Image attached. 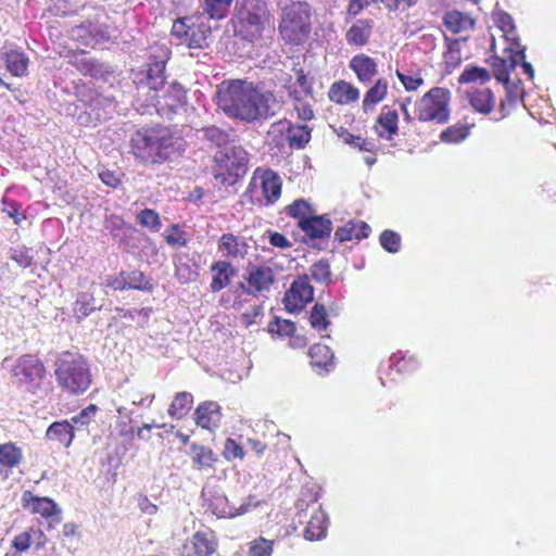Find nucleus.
Instances as JSON below:
<instances>
[{
    "instance_id": "53",
    "label": "nucleus",
    "mask_w": 556,
    "mask_h": 556,
    "mask_svg": "<svg viewBox=\"0 0 556 556\" xmlns=\"http://www.w3.org/2000/svg\"><path fill=\"white\" fill-rule=\"evenodd\" d=\"M493 21L495 25L506 35H515L516 25L510 14L505 11L498 10L493 12Z\"/></svg>"
},
{
    "instance_id": "37",
    "label": "nucleus",
    "mask_w": 556,
    "mask_h": 556,
    "mask_svg": "<svg viewBox=\"0 0 556 556\" xmlns=\"http://www.w3.org/2000/svg\"><path fill=\"white\" fill-rule=\"evenodd\" d=\"M198 134L201 139L208 141L213 146L219 148V150L231 144L229 131L216 126L203 127L198 130Z\"/></svg>"
},
{
    "instance_id": "9",
    "label": "nucleus",
    "mask_w": 556,
    "mask_h": 556,
    "mask_svg": "<svg viewBox=\"0 0 556 556\" xmlns=\"http://www.w3.org/2000/svg\"><path fill=\"white\" fill-rule=\"evenodd\" d=\"M450 90L434 87L425 93L415 104L416 115L420 122L445 124L450 118Z\"/></svg>"
},
{
    "instance_id": "5",
    "label": "nucleus",
    "mask_w": 556,
    "mask_h": 556,
    "mask_svg": "<svg viewBox=\"0 0 556 556\" xmlns=\"http://www.w3.org/2000/svg\"><path fill=\"white\" fill-rule=\"evenodd\" d=\"M54 374L58 384L71 394H83L91 383L87 361L78 353H62L55 361Z\"/></svg>"
},
{
    "instance_id": "27",
    "label": "nucleus",
    "mask_w": 556,
    "mask_h": 556,
    "mask_svg": "<svg viewBox=\"0 0 556 556\" xmlns=\"http://www.w3.org/2000/svg\"><path fill=\"white\" fill-rule=\"evenodd\" d=\"M329 518L325 510L317 509L312 514L304 530V538L308 541H319L326 538Z\"/></svg>"
},
{
    "instance_id": "46",
    "label": "nucleus",
    "mask_w": 556,
    "mask_h": 556,
    "mask_svg": "<svg viewBox=\"0 0 556 556\" xmlns=\"http://www.w3.org/2000/svg\"><path fill=\"white\" fill-rule=\"evenodd\" d=\"M316 211L314 207L304 199H298L286 207V213L298 222L304 218H309Z\"/></svg>"
},
{
    "instance_id": "7",
    "label": "nucleus",
    "mask_w": 556,
    "mask_h": 556,
    "mask_svg": "<svg viewBox=\"0 0 556 556\" xmlns=\"http://www.w3.org/2000/svg\"><path fill=\"white\" fill-rule=\"evenodd\" d=\"M214 178L223 186H233L248 169L247 151L236 144L218 150L214 156Z\"/></svg>"
},
{
    "instance_id": "56",
    "label": "nucleus",
    "mask_w": 556,
    "mask_h": 556,
    "mask_svg": "<svg viewBox=\"0 0 556 556\" xmlns=\"http://www.w3.org/2000/svg\"><path fill=\"white\" fill-rule=\"evenodd\" d=\"M10 258L23 268H27L33 263L31 249L26 247H17L10 250Z\"/></svg>"
},
{
    "instance_id": "48",
    "label": "nucleus",
    "mask_w": 556,
    "mask_h": 556,
    "mask_svg": "<svg viewBox=\"0 0 556 556\" xmlns=\"http://www.w3.org/2000/svg\"><path fill=\"white\" fill-rule=\"evenodd\" d=\"M233 0H204V11L210 18L220 20L226 16Z\"/></svg>"
},
{
    "instance_id": "50",
    "label": "nucleus",
    "mask_w": 556,
    "mask_h": 556,
    "mask_svg": "<svg viewBox=\"0 0 556 556\" xmlns=\"http://www.w3.org/2000/svg\"><path fill=\"white\" fill-rule=\"evenodd\" d=\"M469 136V127L462 124H456L444 129L440 139L446 143H458Z\"/></svg>"
},
{
    "instance_id": "36",
    "label": "nucleus",
    "mask_w": 556,
    "mask_h": 556,
    "mask_svg": "<svg viewBox=\"0 0 556 556\" xmlns=\"http://www.w3.org/2000/svg\"><path fill=\"white\" fill-rule=\"evenodd\" d=\"M189 454L198 469L211 468L217 462V456L211 448L198 443L190 445Z\"/></svg>"
},
{
    "instance_id": "64",
    "label": "nucleus",
    "mask_w": 556,
    "mask_h": 556,
    "mask_svg": "<svg viewBox=\"0 0 556 556\" xmlns=\"http://www.w3.org/2000/svg\"><path fill=\"white\" fill-rule=\"evenodd\" d=\"M396 76L407 91L417 90L424 84V79L419 76L405 75L400 71H396Z\"/></svg>"
},
{
    "instance_id": "40",
    "label": "nucleus",
    "mask_w": 556,
    "mask_h": 556,
    "mask_svg": "<svg viewBox=\"0 0 556 556\" xmlns=\"http://www.w3.org/2000/svg\"><path fill=\"white\" fill-rule=\"evenodd\" d=\"M388 83L383 78H379L375 85L366 92L363 100V109L365 112L372 110L387 94Z\"/></svg>"
},
{
    "instance_id": "51",
    "label": "nucleus",
    "mask_w": 556,
    "mask_h": 556,
    "mask_svg": "<svg viewBox=\"0 0 556 556\" xmlns=\"http://www.w3.org/2000/svg\"><path fill=\"white\" fill-rule=\"evenodd\" d=\"M126 276V285L128 289H136L141 291H149L151 292L153 289V286L150 283L149 280L146 279V276L140 270H130L125 271Z\"/></svg>"
},
{
    "instance_id": "13",
    "label": "nucleus",
    "mask_w": 556,
    "mask_h": 556,
    "mask_svg": "<svg viewBox=\"0 0 556 556\" xmlns=\"http://www.w3.org/2000/svg\"><path fill=\"white\" fill-rule=\"evenodd\" d=\"M247 271V285L240 282L239 288L248 295L255 296L258 293L268 291L275 281L274 271L269 266L250 264Z\"/></svg>"
},
{
    "instance_id": "47",
    "label": "nucleus",
    "mask_w": 556,
    "mask_h": 556,
    "mask_svg": "<svg viewBox=\"0 0 556 556\" xmlns=\"http://www.w3.org/2000/svg\"><path fill=\"white\" fill-rule=\"evenodd\" d=\"M289 129L290 122L287 119H280L270 125L268 137L277 147H282L285 142H288Z\"/></svg>"
},
{
    "instance_id": "63",
    "label": "nucleus",
    "mask_w": 556,
    "mask_h": 556,
    "mask_svg": "<svg viewBox=\"0 0 556 556\" xmlns=\"http://www.w3.org/2000/svg\"><path fill=\"white\" fill-rule=\"evenodd\" d=\"M493 72L495 78L503 83L504 85H507L509 83V74L507 72V65H505L503 59L501 58H494L492 62Z\"/></svg>"
},
{
    "instance_id": "21",
    "label": "nucleus",
    "mask_w": 556,
    "mask_h": 556,
    "mask_svg": "<svg viewBox=\"0 0 556 556\" xmlns=\"http://www.w3.org/2000/svg\"><path fill=\"white\" fill-rule=\"evenodd\" d=\"M222 420V407L217 402L204 401L198 405L194 410V421L197 426L215 431Z\"/></svg>"
},
{
    "instance_id": "10",
    "label": "nucleus",
    "mask_w": 556,
    "mask_h": 556,
    "mask_svg": "<svg viewBox=\"0 0 556 556\" xmlns=\"http://www.w3.org/2000/svg\"><path fill=\"white\" fill-rule=\"evenodd\" d=\"M11 374L17 388L36 393L46 376V367L35 354H24L16 358Z\"/></svg>"
},
{
    "instance_id": "20",
    "label": "nucleus",
    "mask_w": 556,
    "mask_h": 556,
    "mask_svg": "<svg viewBox=\"0 0 556 556\" xmlns=\"http://www.w3.org/2000/svg\"><path fill=\"white\" fill-rule=\"evenodd\" d=\"M22 506L28 509L33 514H39L45 518L55 517L60 520L61 509L58 507L55 502L49 497H38L30 491H24L22 494Z\"/></svg>"
},
{
    "instance_id": "33",
    "label": "nucleus",
    "mask_w": 556,
    "mask_h": 556,
    "mask_svg": "<svg viewBox=\"0 0 556 556\" xmlns=\"http://www.w3.org/2000/svg\"><path fill=\"white\" fill-rule=\"evenodd\" d=\"M311 365L313 368L329 372L333 368L334 354L329 346L316 343L309 349Z\"/></svg>"
},
{
    "instance_id": "23",
    "label": "nucleus",
    "mask_w": 556,
    "mask_h": 556,
    "mask_svg": "<svg viewBox=\"0 0 556 556\" xmlns=\"http://www.w3.org/2000/svg\"><path fill=\"white\" fill-rule=\"evenodd\" d=\"M218 251L226 258H244L249 251V245L243 238L233 233H224L218 240Z\"/></svg>"
},
{
    "instance_id": "4",
    "label": "nucleus",
    "mask_w": 556,
    "mask_h": 556,
    "mask_svg": "<svg viewBox=\"0 0 556 556\" xmlns=\"http://www.w3.org/2000/svg\"><path fill=\"white\" fill-rule=\"evenodd\" d=\"M235 35L253 46H268L275 31L264 0H243L235 16Z\"/></svg>"
},
{
    "instance_id": "34",
    "label": "nucleus",
    "mask_w": 556,
    "mask_h": 556,
    "mask_svg": "<svg viewBox=\"0 0 556 556\" xmlns=\"http://www.w3.org/2000/svg\"><path fill=\"white\" fill-rule=\"evenodd\" d=\"M358 98V89L343 80L334 83L329 90V99L336 103L345 104L354 102Z\"/></svg>"
},
{
    "instance_id": "25",
    "label": "nucleus",
    "mask_w": 556,
    "mask_h": 556,
    "mask_svg": "<svg viewBox=\"0 0 556 556\" xmlns=\"http://www.w3.org/2000/svg\"><path fill=\"white\" fill-rule=\"evenodd\" d=\"M374 28V22L368 18L357 20L348 29L345 40L350 46L363 47L368 43Z\"/></svg>"
},
{
    "instance_id": "30",
    "label": "nucleus",
    "mask_w": 556,
    "mask_h": 556,
    "mask_svg": "<svg viewBox=\"0 0 556 556\" xmlns=\"http://www.w3.org/2000/svg\"><path fill=\"white\" fill-rule=\"evenodd\" d=\"M1 59L13 76L23 77L27 75L29 59L23 51L9 49L1 53Z\"/></svg>"
},
{
    "instance_id": "42",
    "label": "nucleus",
    "mask_w": 556,
    "mask_h": 556,
    "mask_svg": "<svg viewBox=\"0 0 556 556\" xmlns=\"http://www.w3.org/2000/svg\"><path fill=\"white\" fill-rule=\"evenodd\" d=\"M311 139V129L306 125H292L288 134V143L292 149H303Z\"/></svg>"
},
{
    "instance_id": "12",
    "label": "nucleus",
    "mask_w": 556,
    "mask_h": 556,
    "mask_svg": "<svg viewBox=\"0 0 556 556\" xmlns=\"http://www.w3.org/2000/svg\"><path fill=\"white\" fill-rule=\"evenodd\" d=\"M85 117L79 116L81 123L92 124L96 126L98 123L106 121L115 110L114 101L104 94L98 92H90L88 101L85 103Z\"/></svg>"
},
{
    "instance_id": "38",
    "label": "nucleus",
    "mask_w": 556,
    "mask_h": 556,
    "mask_svg": "<svg viewBox=\"0 0 556 556\" xmlns=\"http://www.w3.org/2000/svg\"><path fill=\"white\" fill-rule=\"evenodd\" d=\"M193 403V395L189 392H178L172 401L168 415L172 418L181 419L188 414Z\"/></svg>"
},
{
    "instance_id": "58",
    "label": "nucleus",
    "mask_w": 556,
    "mask_h": 556,
    "mask_svg": "<svg viewBox=\"0 0 556 556\" xmlns=\"http://www.w3.org/2000/svg\"><path fill=\"white\" fill-rule=\"evenodd\" d=\"M268 331L279 336H292L295 331V324L291 320L275 317L268 325Z\"/></svg>"
},
{
    "instance_id": "32",
    "label": "nucleus",
    "mask_w": 556,
    "mask_h": 556,
    "mask_svg": "<svg viewBox=\"0 0 556 556\" xmlns=\"http://www.w3.org/2000/svg\"><path fill=\"white\" fill-rule=\"evenodd\" d=\"M74 437L73 424L68 420L54 421L46 431L47 440L58 441L65 447H68L72 444Z\"/></svg>"
},
{
    "instance_id": "55",
    "label": "nucleus",
    "mask_w": 556,
    "mask_h": 556,
    "mask_svg": "<svg viewBox=\"0 0 556 556\" xmlns=\"http://www.w3.org/2000/svg\"><path fill=\"white\" fill-rule=\"evenodd\" d=\"M273 541L260 536L250 543L249 556H270L273 553Z\"/></svg>"
},
{
    "instance_id": "35",
    "label": "nucleus",
    "mask_w": 556,
    "mask_h": 556,
    "mask_svg": "<svg viewBox=\"0 0 556 556\" xmlns=\"http://www.w3.org/2000/svg\"><path fill=\"white\" fill-rule=\"evenodd\" d=\"M469 102L475 111L489 114L495 104V97L489 88L478 89L469 94Z\"/></svg>"
},
{
    "instance_id": "17",
    "label": "nucleus",
    "mask_w": 556,
    "mask_h": 556,
    "mask_svg": "<svg viewBox=\"0 0 556 556\" xmlns=\"http://www.w3.org/2000/svg\"><path fill=\"white\" fill-rule=\"evenodd\" d=\"M217 541L213 531H197L184 545L181 556H211L216 552Z\"/></svg>"
},
{
    "instance_id": "6",
    "label": "nucleus",
    "mask_w": 556,
    "mask_h": 556,
    "mask_svg": "<svg viewBox=\"0 0 556 556\" xmlns=\"http://www.w3.org/2000/svg\"><path fill=\"white\" fill-rule=\"evenodd\" d=\"M312 10L305 1H293L281 8L279 33L283 40L293 45L304 43L311 34Z\"/></svg>"
},
{
    "instance_id": "11",
    "label": "nucleus",
    "mask_w": 556,
    "mask_h": 556,
    "mask_svg": "<svg viewBox=\"0 0 556 556\" xmlns=\"http://www.w3.org/2000/svg\"><path fill=\"white\" fill-rule=\"evenodd\" d=\"M314 288L309 283L307 275L299 276L293 280L289 290L283 295V304L288 312L302 311L306 303L313 301Z\"/></svg>"
},
{
    "instance_id": "43",
    "label": "nucleus",
    "mask_w": 556,
    "mask_h": 556,
    "mask_svg": "<svg viewBox=\"0 0 556 556\" xmlns=\"http://www.w3.org/2000/svg\"><path fill=\"white\" fill-rule=\"evenodd\" d=\"M397 121L399 116L396 111H382L377 119V123L388 132V135L384 136L381 131H379V136L386 138L387 140H391L393 136L397 134Z\"/></svg>"
},
{
    "instance_id": "41",
    "label": "nucleus",
    "mask_w": 556,
    "mask_h": 556,
    "mask_svg": "<svg viewBox=\"0 0 556 556\" xmlns=\"http://www.w3.org/2000/svg\"><path fill=\"white\" fill-rule=\"evenodd\" d=\"M418 367V362L414 356L407 357L402 352L393 353L389 358L388 368L397 374L412 372Z\"/></svg>"
},
{
    "instance_id": "61",
    "label": "nucleus",
    "mask_w": 556,
    "mask_h": 556,
    "mask_svg": "<svg viewBox=\"0 0 556 556\" xmlns=\"http://www.w3.org/2000/svg\"><path fill=\"white\" fill-rule=\"evenodd\" d=\"M98 412V407L94 404H90L84 409H81L78 414L71 418V424L74 426L84 427L90 424L93 419L96 413Z\"/></svg>"
},
{
    "instance_id": "54",
    "label": "nucleus",
    "mask_w": 556,
    "mask_h": 556,
    "mask_svg": "<svg viewBox=\"0 0 556 556\" xmlns=\"http://www.w3.org/2000/svg\"><path fill=\"white\" fill-rule=\"evenodd\" d=\"M379 241L381 247L389 253H397L401 249V236L393 230H383Z\"/></svg>"
},
{
    "instance_id": "29",
    "label": "nucleus",
    "mask_w": 556,
    "mask_h": 556,
    "mask_svg": "<svg viewBox=\"0 0 556 556\" xmlns=\"http://www.w3.org/2000/svg\"><path fill=\"white\" fill-rule=\"evenodd\" d=\"M210 269L214 274L210 286L212 292H218L226 288L236 275L235 268L227 261H216Z\"/></svg>"
},
{
    "instance_id": "60",
    "label": "nucleus",
    "mask_w": 556,
    "mask_h": 556,
    "mask_svg": "<svg viewBox=\"0 0 556 556\" xmlns=\"http://www.w3.org/2000/svg\"><path fill=\"white\" fill-rule=\"evenodd\" d=\"M513 46L519 50L515 54H510L507 59H503L505 65H507L508 74L517 67L520 60L526 59V47L520 45L518 37H513Z\"/></svg>"
},
{
    "instance_id": "59",
    "label": "nucleus",
    "mask_w": 556,
    "mask_h": 556,
    "mask_svg": "<svg viewBox=\"0 0 556 556\" xmlns=\"http://www.w3.org/2000/svg\"><path fill=\"white\" fill-rule=\"evenodd\" d=\"M340 137L343 141L350 146L358 148L361 151H372L375 143L368 139L362 138L361 136H354L350 134L348 130H344Z\"/></svg>"
},
{
    "instance_id": "31",
    "label": "nucleus",
    "mask_w": 556,
    "mask_h": 556,
    "mask_svg": "<svg viewBox=\"0 0 556 556\" xmlns=\"http://www.w3.org/2000/svg\"><path fill=\"white\" fill-rule=\"evenodd\" d=\"M351 70L362 83H369L378 73L377 63L366 54H357L350 61Z\"/></svg>"
},
{
    "instance_id": "8",
    "label": "nucleus",
    "mask_w": 556,
    "mask_h": 556,
    "mask_svg": "<svg viewBox=\"0 0 556 556\" xmlns=\"http://www.w3.org/2000/svg\"><path fill=\"white\" fill-rule=\"evenodd\" d=\"M172 36L177 45H185L190 49H205L212 41L211 26L202 16H185L177 18L172 26Z\"/></svg>"
},
{
    "instance_id": "15",
    "label": "nucleus",
    "mask_w": 556,
    "mask_h": 556,
    "mask_svg": "<svg viewBox=\"0 0 556 556\" xmlns=\"http://www.w3.org/2000/svg\"><path fill=\"white\" fill-rule=\"evenodd\" d=\"M262 189V193L266 200V204L275 203L281 194V179L271 169L262 173L257 169L249 184L248 191L253 192L254 189Z\"/></svg>"
},
{
    "instance_id": "3",
    "label": "nucleus",
    "mask_w": 556,
    "mask_h": 556,
    "mask_svg": "<svg viewBox=\"0 0 556 556\" xmlns=\"http://www.w3.org/2000/svg\"><path fill=\"white\" fill-rule=\"evenodd\" d=\"M131 151L146 163H163L186 150L184 138L166 126L142 128L130 140Z\"/></svg>"
},
{
    "instance_id": "39",
    "label": "nucleus",
    "mask_w": 556,
    "mask_h": 556,
    "mask_svg": "<svg viewBox=\"0 0 556 556\" xmlns=\"http://www.w3.org/2000/svg\"><path fill=\"white\" fill-rule=\"evenodd\" d=\"M443 23L453 34H458L473 26V21L458 11L446 12L443 17Z\"/></svg>"
},
{
    "instance_id": "19",
    "label": "nucleus",
    "mask_w": 556,
    "mask_h": 556,
    "mask_svg": "<svg viewBox=\"0 0 556 556\" xmlns=\"http://www.w3.org/2000/svg\"><path fill=\"white\" fill-rule=\"evenodd\" d=\"M201 497L206 503L208 509L218 518H235L237 513L227 496L216 489L203 488Z\"/></svg>"
},
{
    "instance_id": "18",
    "label": "nucleus",
    "mask_w": 556,
    "mask_h": 556,
    "mask_svg": "<svg viewBox=\"0 0 556 556\" xmlns=\"http://www.w3.org/2000/svg\"><path fill=\"white\" fill-rule=\"evenodd\" d=\"M103 18H106V14L104 9L100 8L81 25V29L89 35L93 45L109 42L112 38L113 29L109 24L102 22Z\"/></svg>"
},
{
    "instance_id": "16",
    "label": "nucleus",
    "mask_w": 556,
    "mask_h": 556,
    "mask_svg": "<svg viewBox=\"0 0 556 556\" xmlns=\"http://www.w3.org/2000/svg\"><path fill=\"white\" fill-rule=\"evenodd\" d=\"M104 228L110 232L112 239L118 247L127 251L135 248L134 235L136 228L126 223L122 216L116 214L105 216Z\"/></svg>"
},
{
    "instance_id": "26",
    "label": "nucleus",
    "mask_w": 556,
    "mask_h": 556,
    "mask_svg": "<svg viewBox=\"0 0 556 556\" xmlns=\"http://www.w3.org/2000/svg\"><path fill=\"white\" fill-rule=\"evenodd\" d=\"M23 459V451L12 442L0 444V476L8 478Z\"/></svg>"
},
{
    "instance_id": "2",
    "label": "nucleus",
    "mask_w": 556,
    "mask_h": 556,
    "mask_svg": "<svg viewBox=\"0 0 556 556\" xmlns=\"http://www.w3.org/2000/svg\"><path fill=\"white\" fill-rule=\"evenodd\" d=\"M216 97L217 106L227 116L245 123L268 119L275 114L274 94L247 80L223 81Z\"/></svg>"
},
{
    "instance_id": "57",
    "label": "nucleus",
    "mask_w": 556,
    "mask_h": 556,
    "mask_svg": "<svg viewBox=\"0 0 556 556\" xmlns=\"http://www.w3.org/2000/svg\"><path fill=\"white\" fill-rule=\"evenodd\" d=\"M3 208L2 211L8 214L11 218H13L15 225H21V223L26 219L25 214L22 212V204L14 201L9 200L8 198L2 199Z\"/></svg>"
},
{
    "instance_id": "49",
    "label": "nucleus",
    "mask_w": 556,
    "mask_h": 556,
    "mask_svg": "<svg viewBox=\"0 0 556 556\" xmlns=\"http://www.w3.org/2000/svg\"><path fill=\"white\" fill-rule=\"evenodd\" d=\"M137 222L153 232L160 231L162 220L159 213L152 208H143L137 214Z\"/></svg>"
},
{
    "instance_id": "45",
    "label": "nucleus",
    "mask_w": 556,
    "mask_h": 556,
    "mask_svg": "<svg viewBox=\"0 0 556 556\" xmlns=\"http://www.w3.org/2000/svg\"><path fill=\"white\" fill-rule=\"evenodd\" d=\"M311 277L314 281L323 285L332 282V273L327 260H319L309 267Z\"/></svg>"
},
{
    "instance_id": "52",
    "label": "nucleus",
    "mask_w": 556,
    "mask_h": 556,
    "mask_svg": "<svg viewBox=\"0 0 556 556\" xmlns=\"http://www.w3.org/2000/svg\"><path fill=\"white\" fill-rule=\"evenodd\" d=\"M491 78L488 70L485 68H482V67H478V66H472V67H469V68H466L458 81L460 84H468V83H476V81H479L480 84H484L486 81H489Z\"/></svg>"
},
{
    "instance_id": "14",
    "label": "nucleus",
    "mask_w": 556,
    "mask_h": 556,
    "mask_svg": "<svg viewBox=\"0 0 556 556\" xmlns=\"http://www.w3.org/2000/svg\"><path fill=\"white\" fill-rule=\"evenodd\" d=\"M72 64L80 74L84 76H90L94 79L110 81L114 75V70L110 64L99 62L84 51L73 56Z\"/></svg>"
},
{
    "instance_id": "24",
    "label": "nucleus",
    "mask_w": 556,
    "mask_h": 556,
    "mask_svg": "<svg viewBox=\"0 0 556 556\" xmlns=\"http://www.w3.org/2000/svg\"><path fill=\"white\" fill-rule=\"evenodd\" d=\"M371 232L370 226L362 220H349L343 226L338 227L334 232V240L339 243L346 241L366 239Z\"/></svg>"
},
{
    "instance_id": "28",
    "label": "nucleus",
    "mask_w": 556,
    "mask_h": 556,
    "mask_svg": "<svg viewBox=\"0 0 556 556\" xmlns=\"http://www.w3.org/2000/svg\"><path fill=\"white\" fill-rule=\"evenodd\" d=\"M100 307L93 293L89 291L78 292L72 307L73 317L77 323H80Z\"/></svg>"
},
{
    "instance_id": "44",
    "label": "nucleus",
    "mask_w": 556,
    "mask_h": 556,
    "mask_svg": "<svg viewBox=\"0 0 556 556\" xmlns=\"http://www.w3.org/2000/svg\"><path fill=\"white\" fill-rule=\"evenodd\" d=\"M309 325L316 331L326 330L329 325L327 307L321 303H315L309 313Z\"/></svg>"
},
{
    "instance_id": "1",
    "label": "nucleus",
    "mask_w": 556,
    "mask_h": 556,
    "mask_svg": "<svg viewBox=\"0 0 556 556\" xmlns=\"http://www.w3.org/2000/svg\"><path fill=\"white\" fill-rule=\"evenodd\" d=\"M170 51L165 45H153L148 50L147 62L141 70L132 71V80L137 89V98L144 97L143 105L154 108L159 115L173 119L185 111L187 96L178 84H172L163 94L160 91L166 83V63Z\"/></svg>"
},
{
    "instance_id": "62",
    "label": "nucleus",
    "mask_w": 556,
    "mask_h": 556,
    "mask_svg": "<svg viewBox=\"0 0 556 556\" xmlns=\"http://www.w3.org/2000/svg\"><path fill=\"white\" fill-rule=\"evenodd\" d=\"M224 457L227 460H231L235 458H243L244 452L240 444H238L233 439L228 438L225 442L224 447Z\"/></svg>"
},
{
    "instance_id": "22",
    "label": "nucleus",
    "mask_w": 556,
    "mask_h": 556,
    "mask_svg": "<svg viewBox=\"0 0 556 556\" xmlns=\"http://www.w3.org/2000/svg\"><path fill=\"white\" fill-rule=\"evenodd\" d=\"M298 226L311 240L328 239L332 231V222L327 215H317L316 212L309 218L298 222Z\"/></svg>"
}]
</instances>
